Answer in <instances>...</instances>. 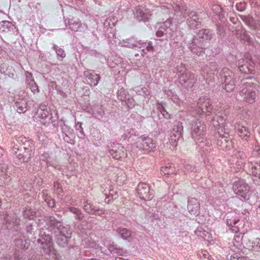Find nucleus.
Returning a JSON list of instances; mask_svg holds the SVG:
<instances>
[{
    "label": "nucleus",
    "instance_id": "1",
    "mask_svg": "<svg viewBox=\"0 0 260 260\" xmlns=\"http://www.w3.org/2000/svg\"><path fill=\"white\" fill-rule=\"evenodd\" d=\"M47 227L40 230L39 237L31 238V241L38 245L39 251L46 259L54 258L56 251L52 238V231L59 233L63 231L64 228L71 225L63 223L62 219H58L54 216L45 217Z\"/></svg>",
    "mask_w": 260,
    "mask_h": 260
},
{
    "label": "nucleus",
    "instance_id": "2",
    "mask_svg": "<svg viewBox=\"0 0 260 260\" xmlns=\"http://www.w3.org/2000/svg\"><path fill=\"white\" fill-rule=\"evenodd\" d=\"M215 34L210 28H201L196 32L187 46L189 50L198 56L205 53L206 49L211 42L215 41Z\"/></svg>",
    "mask_w": 260,
    "mask_h": 260
},
{
    "label": "nucleus",
    "instance_id": "3",
    "mask_svg": "<svg viewBox=\"0 0 260 260\" xmlns=\"http://www.w3.org/2000/svg\"><path fill=\"white\" fill-rule=\"evenodd\" d=\"M256 82V78L253 77L246 78L242 81L244 87L240 94L243 97V102L247 105H252L258 99L259 85Z\"/></svg>",
    "mask_w": 260,
    "mask_h": 260
},
{
    "label": "nucleus",
    "instance_id": "4",
    "mask_svg": "<svg viewBox=\"0 0 260 260\" xmlns=\"http://www.w3.org/2000/svg\"><path fill=\"white\" fill-rule=\"evenodd\" d=\"M157 30L155 32L156 36L160 41H167L172 39L176 34L177 29V24L173 22V19L169 18L165 21L157 24Z\"/></svg>",
    "mask_w": 260,
    "mask_h": 260
},
{
    "label": "nucleus",
    "instance_id": "5",
    "mask_svg": "<svg viewBox=\"0 0 260 260\" xmlns=\"http://www.w3.org/2000/svg\"><path fill=\"white\" fill-rule=\"evenodd\" d=\"M218 80L223 90L231 92L236 87V76L227 67H223L219 73Z\"/></svg>",
    "mask_w": 260,
    "mask_h": 260
},
{
    "label": "nucleus",
    "instance_id": "6",
    "mask_svg": "<svg viewBox=\"0 0 260 260\" xmlns=\"http://www.w3.org/2000/svg\"><path fill=\"white\" fill-rule=\"evenodd\" d=\"M71 11L63 13V19L66 27L73 32L84 31L88 29V25L85 23H83L77 18L74 19L72 12L74 11L73 7L70 8Z\"/></svg>",
    "mask_w": 260,
    "mask_h": 260
},
{
    "label": "nucleus",
    "instance_id": "7",
    "mask_svg": "<svg viewBox=\"0 0 260 260\" xmlns=\"http://www.w3.org/2000/svg\"><path fill=\"white\" fill-rule=\"evenodd\" d=\"M250 186L246 180L239 178L233 183L232 189L237 197L242 201H247L251 197Z\"/></svg>",
    "mask_w": 260,
    "mask_h": 260
},
{
    "label": "nucleus",
    "instance_id": "8",
    "mask_svg": "<svg viewBox=\"0 0 260 260\" xmlns=\"http://www.w3.org/2000/svg\"><path fill=\"white\" fill-rule=\"evenodd\" d=\"M214 137L217 141V145L224 151L231 150L233 147V142L229 138V130L224 128L223 132L218 131L214 134Z\"/></svg>",
    "mask_w": 260,
    "mask_h": 260
},
{
    "label": "nucleus",
    "instance_id": "9",
    "mask_svg": "<svg viewBox=\"0 0 260 260\" xmlns=\"http://www.w3.org/2000/svg\"><path fill=\"white\" fill-rule=\"evenodd\" d=\"M178 80L181 86L187 90L191 89L197 82L195 74L191 71L185 70L178 73Z\"/></svg>",
    "mask_w": 260,
    "mask_h": 260
},
{
    "label": "nucleus",
    "instance_id": "10",
    "mask_svg": "<svg viewBox=\"0 0 260 260\" xmlns=\"http://www.w3.org/2000/svg\"><path fill=\"white\" fill-rule=\"evenodd\" d=\"M197 105L198 108L196 111L200 116L205 115L206 117L211 116V120H214V117L213 116L212 113L213 106L209 99L205 96L201 97L198 101Z\"/></svg>",
    "mask_w": 260,
    "mask_h": 260
},
{
    "label": "nucleus",
    "instance_id": "11",
    "mask_svg": "<svg viewBox=\"0 0 260 260\" xmlns=\"http://www.w3.org/2000/svg\"><path fill=\"white\" fill-rule=\"evenodd\" d=\"M137 147L144 152H154L156 149V142L146 135L137 138Z\"/></svg>",
    "mask_w": 260,
    "mask_h": 260
},
{
    "label": "nucleus",
    "instance_id": "12",
    "mask_svg": "<svg viewBox=\"0 0 260 260\" xmlns=\"http://www.w3.org/2000/svg\"><path fill=\"white\" fill-rule=\"evenodd\" d=\"M189 126L191 137L193 140L206 135L207 126L203 120L199 119L193 120L190 123Z\"/></svg>",
    "mask_w": 260,
    "mask_h": 260
},
{
    "label": "nucleus",
    "instance_id": "13",
    "mask_svg": "<svg viewBox=\"0 0 260 260\" xmlns=\"http://www.w3.org/2000/svg\"><path fill=\"white\" fill-rule=\"evenodd\" d=\"M183 19H186L188 28L190 30L197 29L202 25V19L200 17L199 14L196 11L190 9Z\"/></svg>",
    "mask_w": 260,
    "mask_h": 260
},
{
    "label": "nucleus",
    "instance_id": "14",
    "mask_svg": "<svg viewBox=\"0 0 260 260\" xmlns=\"http://www.w3.org/2000/svg\"><path fill=\"white\" fill-rule=\"evenodd\" d=\"M73 234V229L71 226L64 228L63 231L56 234L55 240L56 244L59 247L66 248L68 246Z\"/></svg>",
    "mask_w": 260,
    "mask_h": 260
},
{
    "label": "nucleus",
    "instance_id": "15",
    "mask_svg": "<svg viewBox=\"0 0 260 260\" xmlns=\"http://www.w3.org/2000/svg\"><path fill=\"white\" fill-rule=\"evenodd\" d=\"M107 148L110 155L114 159H120L127 155L126 151L122 145L116 142H109Z\"/></svg>",
    "mask_w": 260,
    "mask_h": 260
},
{
    "label": "nucleus",
    "instance_id": "16",
    "mask_svg": "<svg viewBox=\"0 0 260 260\" xmlns=\"http://www.w3.org/2000/svg\"><path fill=\"white\" fill-rule=\"evenodd\" d=\"M23 148L24 150V152L22 153V155H19V156H20V162H29L31 161L33 151L35 150L34 141L28 138L27 141H26L23 145Z\"/></svg>",
    "mask_w": 260,
    "mask_h": 260
},
{
    "label": "nucleus",
    "instance_id": "17",
    "mask_svg": "<svg viewBox=\"0 0 260 260\" xmlns=\"http://www.w3.org/2000/svg\"><path fill=\"white\" fill-rule=\"evenodd\" d=\"M0 32L4 35L17 36L19 31L15 22L3 20L0 22Z\"/></svg>",
    "mask_w": 260,
    "mask_h": 260
},
{
    "label": "nucleus",
    "instance_id": "18",
    "mask_svg": "<svg viewBox=\"0 0 260 260\" xmlns=\"http://www.w3.org/2000/svg\"><path fill=\"white\" fill-rule=\"evenodd\" d=\"M225 223L229 230L234 233L240 232V218L234 213H228L224 216Z\"/></svg>",
    "mask_w": 260,
    "mask_h": 260
},
{
    "label": "nucleus",
    "instance_id": "19",
    "mask_svg": "<svg viewBox=\"0 0 260 260\" xmlns=\"http://www.w3.org/2000/svg\"><path fill=\"white\" fill-rule=\"evenodd\" d=\"M117 96L119 100L124 102V106H126L128 109H132L136 105V102L133 96L123 87L118 90Z\"/></svg>",
    "mask_w": 260,
    "mask_h": 260
},
{
    "label": "nucleus",
    "instance_id": "20",
    "mask_svg": "<svg viewBox=\"0 0 260 260\" xmlns=\"http://www.w3.org/2000/svg\"><path fill=\"white\" fill-rule=\"evenodd\" d=\"M83 205L84 211L90 215L101 216L106 214V210L104 209L100 208L99 206L94 205L88 200H83Z\"/></svg>",
    "mask_w": 260,
    "mask_h": 260
},
{
    "label": "nucleus",
    "instance_id": "21",
    "mask_svg": "<svg viewBox=\"0 0 260 260\" xmlns=\"http://www.w3.org/2000/svg\"><path fill=\"white\" fill-rule=\"evenodd\" d=\"M136 191L142 200H150L152 198V191L150 190L149 184L146 183L140 182L136 187Z\"/></svg>",
    "mask_w": 260,
    "mask_h": 260
},
{
    "label": "nucleus",
    "instance_id": "22",
    "mask_svg": "<svg viewBox=\"0 0 260 260\" xmlns=\"http://www.w3.org/2000/svg\"><path fill=\"white\" fill-rule=\"evenodd\" d=\"M133 12L134 18L139 22L146 23L149 21L151 15L143 7L138 6L135 7Z\"/></svg>",
    "mask_w": 260,
    "mask_h": 260
},
{
    "label": "nucleus",
    "instance_id": "23",
    "mask_svg": "<svg viewBox=\"0 0 260 260\" xmlns=\"http://www.w3.org/2000/svg\"><path fill=\"white\" fill-rule=\"evenodd\" d=\"M187 209L191 215L197 217L200 214L201 204L200 202L194 197H189L187 200Z\"/></svg>",
    "mask_w": 260,
    "mask_h": 260
},
{
    "label": "nucleus",
    "instance_id": "24",
    "mask_svg": "<svg viewBox=\"0 0 260 260\" xmlns=\"http://www.w3.org/2000/svg\"><path fill=\"white\" fill-rule=\"evenodd\" d=\"M86 81L90 86H95L99 83L101 77L94 70H86L83 72Z\"/></svg>",
    "mask_w": 260,
    "mask_h": 260
},
{
    "label": "nucleus",
    "instance_id": "25",
    "mask_svg": "<svg viewBox=\"0 0 260 260\" xmlns=\"http://www.w3.org/2000/svg\"><path fill=\"white\" fill-rule=\"evenodd\" d=\"M239 72L244 74H254L255 65L250 62H245L243 59H239L236 63Z\"/></svg>",
    "mask_w": 260,
    "mask_h": 260
},
{
    "label": "nucleus",
    "instance_id": "26",
    "mask_svg": "<svg viewBox=\"0 0 260 260\" xmlns=\"http://www.w3.org/2000/svg\"><path fill=\"white\" fill-rule=\"evenodd\" d=\"M197 145V148L200 149L202 152L210 151L212 149L211 141L209 138L205 136L198 138L194 140Z\"/></svg>",
    "mask_w": 260,
    "mask_h": 260
},
{
    "label": "nucleus",
    "instance_id": "27",
    "mask_svg": "<svg viewBox=\"0 0 260 260\" xmlns=\"http://www.w3.org/2000/svg\"><path fill=\"white\" fill-rule=\"evenodd\" d=\"M14 107L16 108L18 113H24L27 111L30 110V107L28 106L29 101L26 99L19 97L13 100Z\"/></svg>",
    "mask_w": 260,
    "mask_h": 260
},
{
    "label": "nucleus",
    "instance_id": "28",
    "mask_svg": "<svg viewBox=\"0 0 260 260\" xmlns=\"http://www.w3.org/2000/svg\"><path fill=\"white\" fill-rule=\"evenodd\" d=\"M137 48L141 50L143 56L148 53H153L155 51L153 42L148 40H139Z\"/></svg>",
    "mask_w": 260,
    "mask_h": 260
},
{
    "label": "nucleus",
    "instance_id": "29",
    "mask_svg": "<svg viewBox=\"0 0 260 260\" xmlns=\"http://www.w3.org/2000/svg\"><path fill=\"white\" fill-rule=\"evenodd\" d=\"M36 115L40 118V121L45 124L48 117L51 115V111L47 105L41 104L37 109Z\"/></svg>",
    "mask_w": 260,
    "mask_h": 260
},
{
    "label": "nucleus",
    "instance_id": "30",
    "mask_svg": "<svg viewBox=\"0 0 260 260\" xmlns=\"http://www.w3.org/2000/svg\"><path fill=\"white\" fill-rule=\"evenodd\" d=\"M119 236L124 241L131 242L132 240V231L131 229L124 228L122 226H120L113 229Z\"/></svg>",
    "mask_w": 260,
    "mask_h": 260
},
{
    "label": "nucleus",
    "instance_id": "31",
    "mask_svg": "<svg viewBox=\"0 0 260 260\" xmlns=\"http://www.w3.org/2000/svg\"><path fill=\"white\" fill-rule=\"evenodd\" d=\"M62 133L64 134V141L69 144H74L76 135L74 129L70 126H65L62 128Z\"/></svg>",
    "mask_w": 260,
    "mask_h": 260
},
{
    "label": "nucleus",
    "instance_id": "32",
    "mask_svg": "<svg viewBox=\"0 0 260 260\" xmlns=\"http://www.w3.org/2000/svg\"><path fill=\"white\" fill-rule=\"evenodd\" d=\"M189 9L187 7L181 4H174L172 5V10L173 11L172 13L176 16L181 17V20L184 17H185V15Z\"/></svg>",
    "mask_w": 260,
    "mask_h": 260
},
{
    "label": "nucleus",
    "instance_id": "33",
    "mask_svg": "<svg viewBox=\"0 0 260 260\" xmlns=\"http://www.w3.org/2000/svg\"><path fill=\"white\" fill-rule=\"evenodd\" d=\"M235 128L237 131L238 136L243 140L247 141L250 136V129L241 124H238Z\"/></svg>",
    "mask_w": 260,
    "mask_h": 260
},
{
    "label": "nucleus",
    "instance_id": "34",
    "mask_svg": "<svg viewBox=\"0 0 260 260\" xmlns=\"http://www.w3.org/2000/svg\"><path fill=\"white\" fill-rule=\"evenodd\" d=\"M167 105V103L163 101H157L156 103L157 110L161 114L164 118L169 120L171 119L172 116L166 109Z\"/></svg>",
    "mask_w": 260,
    "mask_h": 260
},
{
    "label": "nucleus",
    "instance_id": "35",
    "mask_svg": "<svg viewBox=\"0 0 260 260\" xmlns=\"http://www.w3.org/2000/svg\"><path fill=\"white\" fill-rule=\"evenodd\" d=\"M248 168L250 174L256 178L260 179V162H249Z\"/></svg>",
    "mask_w": 260,
    "mask_h": 260
},
{
    "label": "nucleus",
    "instance_id": "36",
    "mask_svg": "<svg viewBox=\"0 0 260 260\" xmlns=\"http://www.w3.org/2000/svg\"><path fill=\"white\" fill-rule=\"evenodd\" d=\"M215 75L218 78L219 75H217V73L210 71L209 69L206 68H205L202 72V75L203 76L204 80L208 85L211 83H214L215 82Z\"/></svg>",
    "mask_w": 260,
    "mask_h": 260
},
{
    "label": "nucleus",
    "instance_id": "37",
    "mask_svg": "<svg viewBox=\"0 0 260 260\" xmlns=\"http://www.w3.org/2000/svg\"><path fill=\"white\" fill-rule=\"evenodd\" d=\"M67 212L69 211L74 215L75 220L81 221L83 220L85 217L84 214L82 212L81 210L78 208L73 206H68L66 208Z\"/></svg>",
    "mask_w": 260,
    "mask_h": 260
},
{
    "label": "nucleus",
    "instance_id": "38",
    "mask_svg": "<svg viewBox=\"0 0 260 260\" xmlns=\"http://www.w3.org/2000/svg\"><path fill=\"white\" fill-rule=\"evenodd\" d=\"M10 149L13 157L14 158H17L20 162V156H19V155H22V153H18V152L21 150V148L18 143L17 144L16 141L14 138L11 142Z\"/></svg>",
    "mask_w": 260,
    "mask_h": 260
},
{
    "label": "nucleus",
    "instance_id": "39",
    "mask_svg": "<svg viewBox=\"0 0 260 260\" xmlns=\"http://www.w3.org/2000/svg\"><path fill=\"white\" fill-rule=\"evenodd\" d=\"M227 119L225 117L222 116L219 114V112H218V114H216V122L217 124H214V127H216V129L217 131H220L223 132L224 128H225L226 125V121Z\"/></svg>",
    "mask_w": 260,
    "mask_h": 260
},
{
    "label": "nucleus",
    "instance_id": "40",
    "mask_svg": "<svg viewBox=\"0 0 260 260\" xmlns=\"http://www.w3.org/2000/svg\"><path fill=\"white\" fill-rule=\"evenodd\" d=\"M139 40L135 37H131L123 40V46L132 48L137 49L138 46Z\"/></svg>",
    "mask_w": 260,
    "mask_h": 260
},
{
    "label": "nucleus",
    "instance_id": "41",
    "mask_svg": "<svg viewBox=\"0 0 260 260\" xmlns=\"http://www.w3.org/2000/svg\"><path fill=\"white\" fill-rule=\"evenodd\" d=\"M164 92L165 94L167 95V98L171 100L174 103L179 104L180 103H182V101L179 98V96L173 89H166L164 90Z\"/></svg>",
    "mask_w": 260,
    "mask_h": 260
},
{
    "label": "nucleus",
    "instance_id": "42",
    "mask_svg": "<svg viewBox=\"0 0 260 260\" xmlns=\"http://www.w3.org/2000/svg\"><path fill=\"white\" fill-rule=\"evenodd\" d=\"M252 212V208L250 205L244 204L242 205L241 213L243 216L244 220L246 222L250 220V216Z\"/></svg>",
    "mask_w": 260,
    "mask_h": 260
},
{
    "label": "nucleus",
    "instance_id": "43",
    "mask_svg": "<svg viewBox=\"0 0 260 260\" xmlns=\"http://www.w3.org/2000/svg\"><path fill=\"white\" fill-rule=\"evenodd\" d=\"M226 258L228 260H249V258L247 256H244L242 253L239 251H232L226 255Z\"/></svg>",
    "mask_w": 260,
    "mask_h": 260
},
{
    "label": "nucleus",
    "instance_id": "44",
    "mask_svg": "<svg viewBox=\"0 0 260 260\" xmlns=\"http://www.w3.org/2000/svg\"><path fill=\"white\" fill-rule=\"evenodd\" d=\"M67 251L68 254L71 256L72 258H77L80 255V248L78 245H68Z\"/></svg>",
    "mask_w": 260,
    "mask_h": 260
},
{
    "label": "nucleus",
    "instance_id": "45",
    "mask_svg": "<svg viewBox=\"0 0 260 260\" xmlns=\"http://www.w3.org/2000/svg\"><path fill=\"white\" fill-rule=\"evenodd\" d=\"M172 133H175L179 135V140H181L182 136L183 134V123L180 121H176L174 123Z\"/></svg>",
    "mask_w": 260,
    "mask_h": 260
},
{
    "label": "nucleus",
    "instance_id": "46",
    "mask_svg": "<svg viewBox=\"0 0 260 260\" xmlns=\"http://www.w3.org/2000/svg\"><path fill=\"white\" fill-rule=\"evenodd\" d=\"M197 255L199 258L202 260L205 259L208 260H222L216 256H212L206 250L204 249L199 251L197 253Z\"/></svg>",
    "mask_w": 260,
    "mask_h": 260
},
{
    "label": "nucleus",
    "instance_id": "47",
    "mask_svg": "<svg viewBox=\"0 0 260 260\" xmlns=\"http://www.w3.org/2000/svg\"><path fill=\"white\" fill-rule=\"evenodd\" d=\"M15 246L18 249L26 250L29 246V242L21 238H16L14 240Z\"/></svg>",
    "mask_w": 260,
    "mask_h": 260
},
{
    "label": "nucleus",
    "instance_id": "48",
    "mask_svg": "<svg viewBox=\"0 0 260 260\" xmlns=\"http://www.w3.org/2000/svg\"><path fill=\"white\" fill-rule=\"evenodd\" d=\"M139 133L135 128L127 129L124 131V134L122 136L123 140L127 139L128 142H131L133 140H131L133 136H138Z\"/></svg>",
    "mask_w": 260,
    "mask_h": 260
},
{
    "label": "nucleus",
    "instance_id": "49",
    "mask_svg": "<svg viewBox=\"0 0 260 260\" xmlns=\"http://www.w3.org/2000/svg\"><path fill=\"white\" fill-rule=\"evenodd\" d=\"M38 230V223L34 221L32 222H27L25 224V230L27 235H34L36 234Z\"/></svg>",
    "mask_w": 260,
    "mask_h": 260
},
{
    "label": "nucleus",
    "instance_id": "50",
    "mask_svg": "<svg viewBox=\"0 0 260 260\" xmlns=\"http://www.w3.org/2000/svg\"><path fill=\"white\" fill-rule=\"evenodd\" d=\"M52 49L55 51L57 58L59 61H62L66 56V53L64 50L56 44H53Z\"/></svg>",
    "mask_w": 260,
    "mask_h": 260
},
{
    "label": "nucleus",
    "instance_id": "51",
    "mask_svg": "<svg viewBox=\"0 0 260 260\" xmlns=\"http://www.w3.org/2000/svg\"><path fill=\"white\" fill-rule=\"evenodd\" d=\"M22 214L24 218L29 220H34L36 217V212L30 208H25L22 211Z\"/></svg>",
    "mask_w": 260,
    "mask_h": 260
},
{
    "label": "nucleus",
    "instance_id": "52",
    "mask_svg": "<svg viewBox=\"0 0 260 260\" xmlns=\"http://www.w3.org/2000/svg\"><path fill=\"white\" fill-rule=\"evenodd\" d=\"M216 34L219 39H223L226 36V29L225 26L220 23L215 24Z\"/></svg>",
    "mask_w": 260,
    "mask_h": 260
},
{
    "label": "nucleus",
    "instance_id": "53",
    "mask_svg": "<svg viewBox=\"0 0 260 260\" xmlns=\"http://www.w3.org/2000/svg\"><path fill=\"white\" fill-rule=\"evenodd\" d=\"M133 90L137 94L142 95L144 98H148L150 95L147 88L144 86L141 87V86H139L135 87Z\"/></svg>",
    "mask_w": 260,
    "mask_h": 260
},
{
    "label": "nucleus",
    "instance_id": "54",
    "mask_svg": "<svg viewBox=\"0 0 260 260\" xmlns=\"http://www.w3.org/2000/svg\"><path fill=\"white\" fill-rule=\"evenodd\" d=\"M39 158L40 161H44L46 164V167L53 166V164L50 161L51 158L50 154L48 152H43L41 153L40 152Z\"/></svg>",
    "mask_w": 260,
    "mask_h": 260
},
{
    "label": "nucleus",
    "instance_id": "55",
    "mask_svg": "<svg viewBox=\"0 0 260 260\" xmlns=\"http://www.w3.org/2000/svg\"><path fill=\"white\" fill-rule=\"evenodd\" d=\"M58 113L56 111H54L53 113L51 112V115L48 117L47 119V123H51L54 127H58Z\"/></svg>",
    "mask_w": 260,
    "mask_h": 260
},
{
    "label": "nucleus",
    "instance_id": "56",
    "mask_svg": "<svg viewBox=\"0 0 260 260\" xmlns=\"http://www.w3.org/2000/svg\"><path fill=\"white\" fill-rule=\"evenodd\" d=\"M13 232V236H18V237H21L24 235V232L22 231L20 224L19 222L16 221L13 223V225L12 227V229Z\"/></svg>",
    "mask_w": 260,
    "mask_h": 260
},
{
    "label": "nucleus",
    "instance_id": "57",
    "mask_svg": "<svg viewBox=\"0 0 260 260\" xmlns=\"http://www.w3.org/2000/svg\"><path fill=\"white\" fill-rule=\"evenodd\" d=\"M241 19L249 28H252L254 26L255 21L251 16L242 15L240 16Z\"/></svg>",
    "mask_w": 260,
    "mask_h": 260
},
{
    "label": "nucleus",
    "instance_id": "58",
    "mask_svg": "<svg viewBox=\"0 0 260 260\" xmlns=\"http://www.w3.org/2000/svg\"><path fill=\"white\" fill-rule=\"evenodd\" d=\"M247 246L253 251H260V238H257L252 241L249 240Z\"/></svg>",
    "mask_w": 260,
    "mask_h": 260
},
{
    "label": "nucleus",
    "instance_id": "59",
    "mask_svg": "<svg viewBox=\"0 0 260 260\" xmlns=\"http://www.w3.org/2000/svg\"><path fill=\"white\" fill-rule=\"evenodd\" d=\"M82 122L75 121L74 126L75 129L76 131L79 132L78 137L80 139H85L87 138L86 135L82 127Z\"/></svg>",
    "mask_w": 260,
    "mask_h": 260
},
{
    "label": "nucleus",
    "instance_id": "60",
    "mask_svg": "<svg viewBox=\"0 0 260 260\" xmlns=\"http://www.w3.org/2000/svg\"><path fill=\"white\" fill-rule=\"evenodd\" d=\"M106 195V198L105 202L108 204H110L118 197V194L116 191H113V190H111L109 191L108 194Z\"/></svg>",
    "mask_w": 260,
    "mask_h": 260
},
{
    "label": "nucleus",
    "instance_id": "61",
    "mask_svg": "<svg viewBox=\"0 0 260 260\" xmlns=\"http://www.w3.org/2000/svg\"><path fill=\"white\" fill-rule=\"evenodd\" d=\"M2 74H4L5 76H7L13 79H16L17 77L15 70L12 66H8L6 71L2 72Z\"/></svg>",
    "mask_w": 260,
    "mask_h": 260
},
{
    "label": "nucleus",
    "instance_id": "62",
    "mask_svg": "<svg viewBox=\"0 0 260 260\" xmlns=\"http://www.w3.org/2000/svg\"><path fill=\"white\" fill-rule=\"evenodd\" d=\"M179 135L175 133H172L169 139L170 143L172 146H177L178 143H182L183 141V138L182 136L181 140H179Z\"/></svg>",
    "mask_w": 260,
    "mask_h": 260
},
{
    "label": "nucleus",
    "instance_id": "63",
    "mask_svg": "<svg viewBox=\"0 0 260 260\" xmlns=\"http://www.w3.org/2000/svg\"><path fill=\"white\" fill-rule=\"evenodd\" d=\"M175 171V168L172 167L171 165L163 167L160 169L161 174L167 175V177H169L171 174H174Z\"/></svg>",
    "mask_w": 260,
    "mask_h": 260
},
{
    "label": "nucleus",
    "instance_id": "64",
    "mask_svg": "<svg viewBox=\"0 0 260 260\" xmlns=\"http://www.w3.org/2000/svg\"><path fill=\"white\" fill-rule=\"evenodd\" d=\"M20 258L19 250L18 251L16 250L13 255L10 256L9 254H7L5 256L2 257L1 260H20Z\"/></svg>",
    "mask_w": 260,
    "mask_h": 260
}]
</instances>
